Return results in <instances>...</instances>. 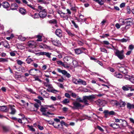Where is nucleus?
<instances>
[{
  "mask_svg": "<svg viewBox=\"0 0 134 134\" xmlns=\"http://www.w3.org/2000/svg\"><path fill=\"white\" fill-rule=\"evenodd\" d=\"M27 90L29 92H30L31 93H32L35 94V92L31 88H27Z\"/></svg>",
  "mask_w": 134,
  "mask_h": 134,
  "instance_id": "nucleus-45",
  "label": "nucleus"
},
{
  "mask_svg": "<svg viewBox=\"0 0 134 134\" xmlns=\"http://www.w3.org/2000/svg\"><path fill=\"white\" fill-rule=\"evenodd\" d=\"M124 51L123 50L119 51L118 50H116L115 53V55L121 60H122L125 58L124 55Z\"/></svg>",
  "mask_w": 134,
  "mask_h": 134,
  "instance_id": "nucleus-3",
  "label": "nucleus"
},
{
  "mask_svg": "<svg viewBox=\"0 0 134 134\" xmlns=\"http://www.w3.org/2000/svg\"><path fill=\"white\" fill-rule=\"evenodd\" d=\"M103 113L104 114H106L108 115H109V111L108 110H105L104 111Z\"/></svg>",
  "mask_w": 134,
  "mask_h": 134,
  "instance_id": "nucleus-57",
  "label": "nucleus"
},
{
  "mask_svg": "<svg viewBox=\"0 0 134 134\" xmlns=\"http://www.w3.org/2000/svg\"><path fill=\"white\" fill-rule=\"evenodd\" d=\"M97 128L101 132H103L104 131L103 129L99 126H97Z\"/></svg>",
  "mask_w": 134,
  "mask_h": 134,
  "instance_id": "nucleus-60",
  "label": "nucleus"
},
{
  "mask_svg": "<svg viewBox=\"0 0 134 134\" xmlns=\"http://www.w3.org/2000/svg\"><path fill=\"white\" fill-rule=\"evenodd\" d=\"M96 96L94 95H92L88 96H84L83 97L82 99L81 98L79 97L76 99V101L82 103H83L84 104L88 106L89 105L88 100L90 102H92L93 101V100L95 98Z\"/></svg>",
  "mask_w": 134,
  "mask_h": 134,
  "instance_id": "nucleus-1",
  "label": "nucleus"
},
{
  "mask_svg": "<svg viewBox=\"0 0 134 134\" xmlns=\"http://www.w3.org/2000/svg\"><path fill=\"white\" fill-rule=\"evenodd\" d=\"M56 43L57 44L56 45H55V46H59L61 45V43L59 41L57 40V41L56 42Z\"/></svg>",
  "mask_w": 134,
  "mask_h": 134,
  "instance_id": "nucleus-63",
  "label": "nucleus"
},
{
  "mask_svg": "<svg viewBox=\"0 0 134 134\" xmlns=\"http://www.w3.org/2000/svg\"><path fill=\"white\" fill-rule=\"evenodd\" d=\"M128 85H125L123 86L122 89L124 91H128L129 90V88H130L131 87H129Z\"/></svg>",
  "mask_w": 134,
  "mask_h": 134,
  "instance_id": "nucleus-30",
  "label": "nucleus"
},
{
  "mask_svg": "<svg viewBox=\"0 0 134 134\" xmlns=\"http://www.w3.org/2000/svg\"><path fill=\"white\" fill-rule=\"evenodd\" d=\"M117 67L118 68V70L121 72H122L125 69V68L124 67L122 66H117Z\"/></svg>",
  "mask_w": 134,
  "mask_h": 134,
  "instance_id": "nucleus-26",
  "label": "nucleus"
},
{
  "mask_svg": "<svg viewBox=\"0 0 134 134\" xmlns=\"http://www.w3.org/2000/svg\"><path fill=\"white\" fill-rule=\"evenodd\" d=\"M125 23L126 24V26H125V29H127L128 28V27H127L128 26H130V25L131 24H132V21H127Z\"/></svg>",
  "mask_w": 134,
  "mask_h": 134,
  "instance_id": "nucleus-27",
  "label": "nucleus"
},
{
  "mask_svg": "<svg viewBox=\"0 0 134 134\" xmlns=\"http://www.w3.org/2000/svg\"><path fill=\"white\" fill-rule=\"evenodd\" d=\"M38 70L35 69H32L29 71V72L30 75L32 76H34L36 74V71Z\"/></svg>",
  "mask_w": 134,
  "mask_h": 134,
  "instance_id": "nucleus-11",
  "label": "nucleus"
},
{
  "mask_svg": "<svg viewBox=\"0 0 134 134\" xmlns=\"http://www.w3.org/2000/svg\"><path fill=\"white\" fill-rule=\"evenodd\" d=\"M28 45L30 47H34L37 45V43L34 41H31L28 42Z\"/></svg>",
  "mask_w": 134,
  "mask_h": 134,
  "instance_id": "nucleus-8",
  "label": "nucleus"
},
{
  "mask_svg": "<svg viewBox=\"0 0 134 134\" xmlns=\"http://www.w3.org/2000/svg\"><path fill=\"white\" fill-rule=\"evenodd\" d=\"M68 34L69 36H71V37H72L74 36V34H72L70 31H68Z\"/></svg>",
  "mask_w": 134,
  "mask_h": 134,
  "instance_id": "nucleus-52",
  "label": "nucleus"
},
{
  "mask_svg": "<svg viewBox=\"0 0 134 134\" xmlns=\"http://www.w3.org/2000/svg\"><path fill=\"white\" fill-rule=\"evenodd\" d=\"M129 81L133 83H134V77L132 76H130Z\"/></svg>",
  "mask_w": 134,
  "mask_h": 134,
  "instance_id": "nucleus-42",
  "label": "nucleus"
},
{
  "mask_svg": "<svg viewBox=\"0 0 134 134\" xmlns=\"http://www.w3.org/2000/svg\"><path fill=\"white\" fill-rule=\"evenodd\" d=\"M2 5L4 8H8L10 5L8 2L6 1H4L3 2Z\"/></svg>",
  "mask_w": 134,
  "mask_h": 134,
  "instance_id": "nucleus-18",
  "label": "nucleus"
},
{
  "mask_svg": "<svg viewBox=\"0 0 134 134\" xmlns=\"http://www.w3.org/2000/svg\"><path fill=\"white\" fill-rule=\"evenodd\" d=\"M125 5V3H121L120 5V7L121 8H122L124 7Z\"/></svg>",
  "mask_w": 134,
  "mask_h": 134,
  "instance_id": "nucleus-53",
  "label": "nucleus"
},
{
  "mask_svg": "<svg viewBox=\"0 0 134 134\" xmlns=\"http://www.w3.org/2000/svg\"><path fill=\"white\" fill-rule=\"evenodd\" d=\"M85 50L84 48H76L74 49L75 53L77 54H80L83 52V51Z\"/></svg>",
  "mask_w": 134,
  "mask_h": 134,
  "instance_id": "nucleus-6",
  "label": "nucleus"
},
{
  "mask_svg": "<svg viewBox=\"0 0 134 134\" xmlns=\"http://www.w3.org/2000/svg\"><path fill=\"white\" fill-rule=\"evenodd\" d=\"M115 113L113 111H109V116L111 115H114Z\"/></svg>",
  "mask_w": 134,
  "mask_h": 134,
  "instance_id": "nucleus-54",
  "label": "nucleus"
},
{
  "mask_svg": "<svg viewBox=\"0 0 134 134\" xmlns=\"http://www.w3.org/2000/svg\"><path fill=\"white\" fill-rule=\"evenodd\" d=\"M10 55L12 56H14L15 55V54L14 52H12L10 53Z\"/></svg>",
  "mask_w": 134,
  "mask_h": 134,
  "instance_id": "nucleus-61",
  "label": "nucleus"
},
{
  "mask_svg": "<svg viewBox=\"0 0 134 134\" xmlns=\"http://www.w3.org/2000/svg\"><path fill=\"white\" fill-rule=\"evenodd\" d=\"M9 106L10 110V112L9 113L12 115L15 114L16 113V110L14 108V106L13 105H9Z\"/></svg>",
  "mask_w": 134,
  "mask_h": 134,
  "instance_id": "nucleus-7",
  "label": "nucleus"
},
{
  "mask_svg": "<svg viewBox=\"0 0 134 134\" xmlns=\"http://www.w3.org/2000/svg\"><path fill=\"white\" fill-rule=\"evenodd\" d=\"M57 40L55 38H52L51 41L53 43L55 46V45H56V42L57 41Z\"/></svg>",
  "mask_w": 134,
  "mask_h": 134,
  "instance_id": "nucleus-36",
  "label": "nucleus"
},
{
  "mask_svg": "<svg viewBox=\"0 0 134 134\" xmlns=\"http://www.w3.org/2000/svg\"><path fill=\"white\" fill-rule=\"evenodd\" d=\"M114 75L116 77L119 78H121L122 77V75L120 73H115L114 74Z\"/></svg>",
  "mask_w": 134,
  "mask_h": 134,
  "instance_id": "nucleus-25",
  "label": "nucleus"
},
{
  "mask_svg": "<svg viewBox=\"0 0 134 134\" xmlns=\"http://www.w3.org/2000/svg\"><path fill=\"white\" fill-rule=\"evenodd\" d=\"M114 126H115L116 127V128L115 129H118L119 127V124L115 123H114Z\"/></svg>",
  "mask_w": 134,
  "mask_h": 134,
  "instance_id": "nucleus-56",
  "label": "nucleus"
},
{
  "mask_svg": "<svg viewBox=\"0 0 134 134\" xmlns=\"http://www.w3.org/2000/svg\"><path fill=\"white\" fill-rule=\"evenodd\" d=\"M62 103L64 104H66L67 103V99H65L62 101Z\"/></svg>",
  "mask_w": 134,
  "mask_h": 134,
  "instance_id": "nucleus-59",
  "label": "nucleus"
},
{
  "mask_svg": "<svg viewBox=\"0 0 134 134\" xmlns=\"http://www.w3.org/2000/svg\"><path fill=\"white\" fill-rule=\"evenodd\" d=\"M18 7L17 4L16 3L12 4L10 6V9L11 10H14L16 9Z\"/></svg>",
  "mask_w": 134,
  "mask_h": 134,
  "instance_id": "nucleus-14",
  "label": "nucleus"
},
{
  "mask_svg": "<svg viewBox=\"0 0 134 134\" xmlns=\"http://www.w3.org/2000/svg\"><path fill=\"white\" fill-rule=\"evenodd\" d=\"M125 102L122 101H115V104L116 106H118L120 107H124L126 105Z\"/></svg>",
  "mask_w": 134,
  "mask_h": 134,
  "instance_id": "nucleus-4",
  "label": "nucleus"
},
{
  "mask_svg": "<svg viewBox=\"0 0 134 134\" xmlns=\"http://www.w3.org/2000/svg\"><path fill=\"white\" fill-rule=\"evenodd\" d=\"M27 6L30 7V8H31L33 10H36V9L34 8V7L32 6V5L31 4H27Z\"/></svg>",
  "mask_w": 134,
  "mask_h": 134,
  "instance_id": "nucleus-46",
  "label": "nucleus"
},
{
  "mask_svg": "<svg viewBox=\"0 0 134 134\" xmlns=\"http://www.w3.org/2000/svg\"><path fill=\"white\" fill-rule=\"evenodd\" d=\"M38 14L37 13H35L34 14V15L33 17L34 19H35L37 18L38 17Z\"/></svg>",
  "mask_w": 134,
  "mask_h": 134,
  "instance_id": "nucleus-58",
  "label": "nucleus"
},
{
  "mask_svg": "<svg viewBox=\"0 0 134 134\" xmlns=\"http://www.w3.org/2000/svg\"><path fill=\"white\" fill-rule=\"evenodd\" d=\"M68 61H69L68 64V68L70 69L73 67H75L78 65V62L75 60H73L72 58L68 56Z\"/></svg>",
  "mask_w": 134,
  "mask_h": 134,
  "instance_id": "nucleus-2",
  "label": "nucleus"
},
{
  "mask_svg": "<svg viewBox=\"0 0 134 134\" xmlns=\"http://www.w3.org/2000/svg\"><path fill=\"white\" fill-rule=\"evenodd\" d=\"M16 61L17 64L19 65H21L23 63V62L20 60H16Z\"/></svg>",
  "mask_w": 134,
  "mask_h": 134,
  "instance_id": "nucleus-47",
  "label": "nucleus"
},
{
  "mask_svg": "<svg viewBox=\"0 0 134 134\" xmlns=\"http://www.w3.org/2000/svg\"><path fill=\"white\" fill-rule=\"evenodd\" d=\"M0 111L6 112L8 111V109H7V107L4 106H0Z\"/></svg>",
  "mask_w": 134,
  "mask_h": 134,
  "instance_id": "nucleus-16",
  "label": "nucleus"
},
{
  "mask_svg": "<svg viewBox=\"0 0 134 134\" xmlns=\"http://www.w3.org/2000/svg\"><path fill=\"white\" fill-rule=\"evenodd\" d=\"M71 22L73 24V25L76 28H77L78 27V25L76 24V23L73 20H72L71 21Z\"/></svg>",
  "mask_w": 134,
  "mask_h": 134,
  "instance_id": "nucleus-48",
  "label": "nucleus"
},
{
  "mask_svg": "<svg viewBox=\"0 0 134 134\" xmlns=\"http://www.w3.org/2000/svg\"><path fill=\"white\" fill-rule=\"evenodd\" d=\"M101 51L102 52H103L105 53H107V50L104 48H100Z\"/></svg>",
  "mask_w": 134,
  "mask_h": 134,
  "instance_id": "nucleus-49",
  "label": "nucleus"
},
{
  "mask_svg": "<svg viewBox=\"0 0 134 134\" xmlns=\"http://www.w3.org/2000/svg\"><path fill=\"white\" fill-rule=\"evenodd\" d=\"M127 108L129 110L134 109V104H131L129 103H127Z\"/></svg>",
  "mask_w": 134,
  "mask_h": 134,
  "instance_id": "nucleus-17",
  "label": "nucleus"
},
{
  "mask_svg": "<svg viewBox=\"0 0 134 134\" xmlns=\"http://www.w3.org/2000/svg\"><path fill=\"white\" fill-rule=\"evenodd\" d=\"M57 70L59 72L62 73V74L64 75H66L67 73V72L66 71L61 70L59 68L57 69Z\"/></svg>",
  "mask_w": 134,
  "mask_h": 134,
  "instance_id": "nucleus-24",
  "label": "nucleus"
},
{
  "mask_svg": "<svg viewBox=\"0 0 134 134\" xmlns=\"http://www.w3.org/2000/svg\"><path fill=\"white\" fill-rule=\"evenodd\" d=\"M27 126L29 128L30 130L32 131H35V129L33 128L32 126H30L29 125H27Z\"/></svg>",
  "mask_w": 134,
  "mask_h": 134,
  "instance_id": "nucleus-40",
  "label": "nucleus"
},
{
  "mask_svg": "<svg viewBox=\"0 0 134 134\" xmlns=\"http://www.w3.org/2000/svg\"><path fill=\"white\" fill-rule=\"evenodd\" d=\"M39 55H46V56L49 58H50L51 57V53H49L48 52H42L39 53Z\"/></svg>",
  "mask_w": 134,
  "mask_h": 134,
  "instance_id": "nucleus-15",
  "label": "nucleus"
},
{
  "mask_svg": "<svg viewBox=\"0 0 134 134\" xmlns=\"http://www.w3.org/2000/svg\"><path fill=\"white\" fill-rule=\"evenodd\" d=\"M102 101L100 99H98V100L95 101L96 103L98 105H102Z\"/></svg>",
  "mask_w": 134,
  "mask_h": 134,
  "instance_id": "nucleus-28",
  "label": "nucleus"
},
{
  "mask_svg": "<svg viewBox=\"0 0 134 134\" xmlns=\"http://www.w3.org/2000/svg\"><path fill=\"white\" fill-rule=\"evenodd\" d=\"M36 37L38 38V39L37 40V41H42V37L41 35H38L36 36Z\"/></svg>",
  "mask_w": 134,
  "mask_h": 134,
  "instance_id": "nucleus-32",
  "label": "nucleus"
},
{
  "mask_svg": "<svg viewBox=\"0 0 134 134\" xmlns=\"http://www.w3.org/2000/svg\"><path fill=\"white\" fill-rule=\"evenodd\" d=\"M103 44L106 45H108L109 44V42L107 41H104L103 42Z\"/></svg>",
  "mask_w": 134,
  "mask_h": 134,
  "instance_id": "nucleus-62",
  "label": "nucleus"
},
{
  "mask_svg": "<svg viewBox=\"0 0 134 134\" xmlns=\"http://www.w3.org/2000/svg\"><path fill=\"white\" fill-rule=\"evenodd\" d=\"M46 15L47 13L46 11L45 10H43V11H40L39 15L40 17L44 18L46 16Z\"/></svg>",
  "mask_w": 134,
  "mask_h": 134,
  "instance_id": "nucleus-9",
  "label": "nucleus"
},
{
  "mask_svg": "<svg viewBox=\"0 0 134 134\" xmlns=\"http://www.w3.org/2000/svg\"><path fill=\"white\" fill-rule=\"evenodd\" d=\"M33 60L31 58H27L26 60L27 63L28 64H30L33 61Z\"/></svg>",
  "mask_w": 134,
  "mask_h": 134,
  "instance_id": "nucleus-38",
  "label": "nucleus"
},
{
  "mask_svg": "<svg viewBox=\"0 0 134 134\" xmlns=\"http://www.w3.org/2000/svg\"><path fill=\"white\" fill-rule=\"evenodd\" d=\"M78 80H78L77 79H75L74 78H73L72 79V81L73 82L76 84H78V83L77 82Z\"/></svg>",
  "mask_w": 134,
  "mask_h": 134,
  "instance_id": "nucleus-39",
  "label": "nucleus"
},
{
  "mask_svg": "<svg viewBox=\"0 0 134 134\" xmlns=\"http://www.w3.org/2000/svg\"><path fill=\"white\" fill-rule=\"evenodd\" d=\"M56 35L59 37H61L62 36V31L59 29H57L55 32Z\"/></svg>",
  "mask_w": 134,
  "mask_h": 134,
  "instance_id": "nucleus-13",
  "label": "nucleus"
},
{
  "mask_svg": "<svg viewBox=\"0 0 134 134\" xmlns=\"http://www.w3.org/2000/svg\"><path fill=\"white\" fill-rule=\"evenodd\" d=\"M32 105H33L34 107H35V109H36V111L38 109L39 107V105L37 103H35L34 104H32Z\"/></svg>",
  "mask_w": 134,
  "mask_h": 134,
  "instance_id": "nucleus-35",
  "label": "nucleus"
},
{
  "mask_svg": "<svg viewBox=\"0 0 134 134\" xmlns=\"http://www.w3.org/2000/svg\"><path fill=\"white\" fill-rule=\"evenodd\" d=\"M56 20L55 19H52L50 20L49 21V23H50L53 24H56Z\"/></svg>",
  "mask_w": 134,
  "mask_h": 134,
  "instance_id": "nucleus-37",
  "label": "nucleus"
},
{
  "mask_svg": "<svg viewBox=\"0 0 134 134\" xmlns=\"http://www.w3.org/2000/svg\"><path fill=\"white\" fill-rule=\"evenodd\" d=\"M134 48V46L132 44L130 45L128 47V49L132 50Z\"/></svg>",
  "mask_w": 134,
  "mask_h": 134,
  "instance_id": "nucleus-41",
  "label": "nucleus"
},
{
  "mask_svg": "<svg viewBox=\"0 0 134 134\" xmlns=\"http://www.w3.org/2000/svg\"><path fill=\"white\" fill-rule=\"evenodd\" d=\"M109 35L108 34H105L103 35V36H101V37L102 38H104L105 37H108L109 36Z\"/></svg>",
  "mask_w": 134,
  "mask_h": 134,
  "instance_id": "nucleus-50",
  "label": "nucleus"
},
{
  "mask_svg": "<svg viewBox=\"0 0 134 134\" xmlns=\"http://www.w3.org/2000/svg\"><path fill=\"white\" fill-rule=\"evenodd\" d=\"M34 107L33 105H32L31 106V108H30V110L31 111H36V109L35 108H34Z\"/></svg>",
  "mask_w": 134,
  "mask_h": 134,
  "instance_id": "nucleus-44",
  "label": "nucleus"
},
{
  "mask_svg": "<svg viewBox=\"0 0 134 134\" xmlns=\"http://www.w3.org/2000/svg\"><path fill=\"white\" fill-rule=\"evenodd\" d=\"M56 62L58 65H61L65 68H66L67 67V66L66 65H65L60 60L57 61Z\"/></svg>",
  "mask_w": 134,
  "mask_h": 134,
  "instance_id": "nucleus-23",
  "label": "nucleus"
},
{
  "mask_svg": "<svg viewBox=\"0 0 134 134\" xmlns=\"http://www.w3.org/2000/svg\"><path fill=\"white\" fill-rule=\"evenodd\" d=\"M19 38H20V39L22 41H24L26 40L25 37L22 36H20Z\"/></svg>",
  "mask_w": 134,
  "mask_h": 134,
  "instance_id": "nucleus-51",
  "label": "nucleus"
},
{
  "mask_svg": "<svg viewBox=\"0 0 134 134\" xmlns=\"http://www.w3.org/2000/svg\"><path fill=\"white\" fill-rule=\"evenodd\" d=\"M47 109V108L42 107L41 108L40 110L42 112V115L48 117V115L46 113V109Z\"/></svg>",
  "mask_w": 134,
  "mask_h": 134,
  "instance_id": "nucleus-10",
  "label": "nucleus"
},
{
  "mask_svg": "<svg viewBox=\"0 0 134 134\" xmlns=\"http://www.w3.org/2000/svg\"><path fill=\"white\" fill-rule=\"evenodd\" d=\"M8 62V58H0V62Z\"/></svg>",
  "mask_w": 134,
  "mask_h": 134,
  "instance_id": "nucleus-34",
  "label": "nucleus"
},
{
  "mask_svg": "<svg viewBox=\"0 0 134 134\" xmlns=\"http://www.w3.org/2000/svg\"><path fill=\"white\" fill-rule=\"evenodd\" d=\"M109 70L111 72H114L115 71V70L113 68L111 67H110L109 68Z\"/></svg>",
  "mask_w": 134,
  "mask_h": 134,
  "instance_id": "nucleus-64",
  "label": "nucleus"
},
{
  "mask_svg": "<svg viewBox=\"0 0 134 134\" xmlns=\"http://www.w3.org/2000/svg\"><path fill=\"white\" fill-rule=\"evenodd\" d=\"M77 82L78 84H82L85 85H86V81L80 79H78Z\"/></svg>",
  "mask_w": 134,
  "mask_h": 134,
  "instance_id": "nucleus-19",
  "label": "nucleus"
},
{
  "mask_svg": "<svg viewBox=\"0 0 134 134\" xmlns=\"http://www.w3.org/2000/svg\"><path fill=\"white\" fill-rule=\"evenodd\" d=\"M2 43V44H3L5 48H10L9 44L7 41H5L4 42H3L1 43Z\"/></svg>",
  "mask_w": 134,
  "mask_h": 134,
  "instance_id": "nucleus-20",
  "label": "nucleus"
},
{
  "mask_svg": "<svg viewBox=\"0 0 134 134\" xmlns=\"http://www.w3.org/2000/svg\"><path fill=\"white\" fill-rule=\"evenodd\" d=\"M73 104L74 107L76 109L84 107V105H82L81 104L77 101L74 102H73Z\"/></svg>",
  "mask_w": 134,
  "mask_h": 134,
  "instance_id": "nucleus-5",
  "label": "nucleus"
},
{
  "mask_svg": "<svg viewBox=\"0 0 134 134\" xmlns=\"http://www.w3.org/2000/svg\"><path fill=\"white\" fill-rule=\"evenodd\" d=\"M2 129L3 131L5 132H7L10 131V128L7 126H3Z\"/></svg>",
  "mask_w": 134,
  "mask_h": 134,
  "instance_id": "nucleus-22",
  "label": "nucleus"
},
{
  "mask_svg": "<svg viewBox=\"0 0 134 134\" xmlns=\"http://www.w3.org/2000/svg\"><path fill=\"white\" fill-rule=\"evenodd\" d=\"M38 9H37L36 10L37 11L39 12V11H43V10H45V9H44L43 7L41 6L40 5H39L38 7Z\"/></svg>",
  "mask_w": 134,
  "mask_h": 134,
  "instance_id": "nucleus-33",
  "label": "nucleus"
},
{
  "mask_svg": "<svg viewBox=\"0 0 134 134\" xmlns=\"http://www.w3.org/2000/svg\"><path fill=\"white\" fill-rule=\"evenodd\" d=\"M47 122L49 124L53 125L54 127L56 128H58L59 127L60 124H58L57 123H55V125H54V122L53 121H48Z\"/></svg>",
  "mask_w": 134,
  "mask_h": 134,
  "instance_id": "nucleus-12",
  "label": "nucleus"
},
{
  "mask_svg": "<svg viewBox=\"0 0 134 134\" xmlns=\"http://www.w3.org/2000/svg\"><path fill=\"white\" fill-rule=\"evenodd\" d=\"M41 95H42L43 96H45L46 97H47L49 95L48 93L44 90L43 91L42 93H41Z\"/></svg>",
  "mask_w": 134,
  "mask_h": 134,
  "instance_id": "nucleus-31",
  "label": "nucleus"
},
{
  "mask_svg": "<svg viewBox=\"0 0 134 134\" xmlns=\"http://www.w3.org/2000/svg\"><path fill=\"white\" fill-rule=\"evenodd\" d=\"M98 3L100 5H103L104 4V2L102 0H101V1H100L99 0V1L98 2Z\"/></svg>",
  "mask_w": 134,
  "mask_h": 134,
  "instance_id": "nucleus-55",
  "label": "nucleus"
},
{
  "mask_svg": "<svg viewBox=\"0 0 134 134\" xmlns=\"http://www.w3.org/2000/svg\"><path fill=\"white\" fill-rule=\"evenodd\" d=\"M43 83L44 85L46 87H47L48 88H51L52 87V85L49 83L47 82H44Z\"/></svg>",
  "mask_w": 134,
  "mask_h": 134,
  "instance_id": "nucleus-29",
  "label": "nucleus"
},
{
  "mask_svg": "<svg viewBox=\"0 0 134 134\" xmlns=\"http://www.w3.org/2000/svg\"><path fill=\"white\" fill-rule=\"evenodd\" d=\"M19 12L20 13L23 15H25L26 13V10L23 8H21L20 9Z\"/></svg>",
  "mask_w": 134,
  "mask_h": 134,
  "instance_id": "nucleus-21",
  "label": "nucleus"
},
{
  "mask_svg": "<svg viewBox=\"0 0 134 134\" xmlns=\"http://www.w3.org/2000/svg\"><path fill=\"white\" fill-rule=\"evenodd\" d=\"M60 124L62 126V127H63L64 125L66 126H67V124L66 123H65L63 121H62L60 122Z\"/></svg>",
  "mask_w": 134,
  "mask_h": 134,
  "instance_id": "nucleus-43",
  "label": "nucleus"
}]
</instances>
